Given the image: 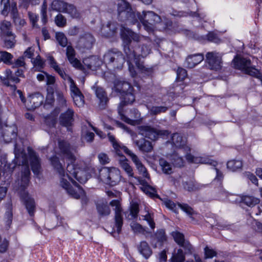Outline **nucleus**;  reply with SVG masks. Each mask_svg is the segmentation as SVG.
I'll return each mask as SVG.
<instances>
[{"label":"nucleus","mask_w":262,"mask_h":262,"mask_svg":"<svg viewBox=\"0 0 262 262\" xmlns=\"http://www.w3.org/2000/svg\"><path fill=\"white\" fill-rule=\"evenodd\" d=\"M121 38L124 44V52L130 60H139L147 56L150 52L151 39L148 37L140 36L130 29L121 27Z\"/></svg>","instance_id":"obj_1"},{"label":"nucleus","mask_w":262,"mask_h":262,"mask_svg":"<svg viewBox=\"0 0 262 262\" xmlns=\"http://www.w3.org/2000/svg\"><path fill=\"white\" fill-rule=\"evenodd\" d=\"M114 90L120 94L122 99L118 107V114L121 120L129 124L135 125L140 117V114L137 110L134 108L130 110V118L125 116L122 113L123 106L132 103L135 100L133 93V88L127 82L117 81L115 82Z\"/></svg>","instance_id":"obj_2"},{"label":"nucleus","mask_w":262,"mask_h":262,"mask_svg":"<svg viewBox=\"0 0 262 262\" xmlns=\"http://www.w3.org/2000/svg\"><path fill=\"white\" fill-rule=\"evenodd\" d=\"M107 136L110 142L112 144L116 154L118 156H120L122 155V150H123L124 152L130 157L132 160L136 165V167L139 173L142 174L145 178H149V175L147 172L146 168L142 163L138 157L132 151L129 150L126 146L118 142L116 140L115 136L112 135L110 133H108Z\"/></svg>","instance_id":"obj_3"},{"label":"nucleus","mask_w":262,"mask_h":262,"mask_svg":"<svg viewBox=\"0 0 262 262\" xmlns=\"http://www.w3.org/2000/svg\"><path fill=\"white\" fill-rule=\"evenodd\" d=\"M103 62L110 70H121L125 62L123 53L116 49L108 50L103 56Z\"/></svg>","instance_id":"obj_4"},{"label":"nucleus","mask_w":262,"mask_h":262,"mask_svg":"<svg viewBox=\"0 0 262 262\" xmlns=\"http://www.w3.org/2000/svg\"><path fill=\"white\" fill-rule=\"evenodd\" d=\"M98 179L112 186L118 185L122 179L120 170L115 167H104L98 170Z\"/></svg>","instance_id":"obj_5"},{"label":"nucleus","mask_w":262,"mask_h":262,"mask_svg":"<svg viewBox=\"0 0 262 262\" xmlns=\"http://www.w3.org/2000/svg\"><path fill=\"white\" fill-rule=\"evenodd\" d=\"M233 62L235 69L241 70L246 74L259 79L262 84V75L258 70L252 66L250 59L237 57L233 59Z\"/></svg>","instance_id":"obj_6"},{"label":"nucleus","mask_w":262,"mask_h":262,"mask_svg":"<svg viewBox=\"0 0 262 262\" xmlns=\"http://www.w3.org/2000/svg\"><path fill=\"white\" fill-rule=\"evenodd\" d=\"M138 15V28H139V20H140L144 29L148 32H152L154 30L155 25L161 22V17L151 11H143L142 15L139 13Z\"/></svg>","instance_id":"obj_7"},{"label":"nucleus","mask_w":262,"mask_h":262,"mask_svg":"<svg viewBox=\"0 0 262 262\" xmlns=\"http://www.w3.org/2000/svg\"><path fill=\"white\" fill-rule=\"evenodd\" d=\"M139 134L152 140H156L159 137H167L170 133L168 130H160L148 125L139 126L138 127Z\"/></svg>","instance_id":"obj_8"},{"label":"nucleus","mask_w":262,"mask_h":262,"mask_svg":"<svg viewBox=\"0 0 262 262\" xmlns=\"http://www.w3.org/2000/svg\"><path fill=\"white\" fill-rule=\"evenodd\" d=\"M15 155L19 164H21L24 166V170L21 175L20 186L23 188H25L29 184L30 174V171L28 166V161L27 158V156L26 154L24 152H21L20 155L17 154L16 152V149H15Z\"/></svg>","instance_id":"obj_9"},{"label":"nucleus","mask_w":262,"mask_h":262,"mask_svg":"<svg viewBox=\"0 0 262 262\" xmlns=\"http://www.w3.org/2000/svg\"><path fill=\"white\" fill-rule=\"evenodd\" d=\"M63 179L60 181V185L67 191V192L72 197L78 199L85 196L84 191L75 181H71L75 186V188H73L70 186L69 182L66 179L63 178Z\"/></svg>","instance_id":"obj_10"},{"label":"nucleus","mask_w":262,"mask_h":262,"mask_svg":"<svg viewBox=\"0 0 262 262\" xmlns=\"http://www.w3.org/2000/svg\"><path fill=\"white\" fill-rule=\"evenodd\" d=\"M186 160L190 162L194 163H202L212 165L213 167H215L216 176L215 180H221L223 178L222 173L220 171L219 169L217 167L218 164L215 161H214L209 158H198L195 157L191 155H187L186 156Z\"/></svg>","instance_id":"obj_11"},{"label":"nucleus","mask_w":262,"mask_h":262,"mask_svg":"<svg viewBox=\"0 0 262 262\" xmlns=\"http://www.w3.org/2000/svg\"><path fill=\"white\" fill-rule=\"evenodd\" d=\"M207 66L211 70L215 71L221 69L222 67V57L216 52H209L206 54Z\"/></svg>","instance_id":"obj_12"},{"label":"nucleus","mask_w":262,"mask_h":262,"mask_svg":"<svg viewBox=\"0 0 262 262\" xmlns=\"http://www.w3.org/2000/svg\"><path fill=\"white\" fill-rule=\"evenodd\" d=\"M139 12L134 11L132 8H128L126 11L118 13V18L122 21H126L129 24L135 25L138 23Z\"/></svg>","instance_id":"obj_13"},{"label":"nucleus","mask_w":262,"mask_h":262,"mask_svg":"<svg viewBox=\"0 0 262 262\" xmlns=\"http://www.w3.org/2000/svg\"><path fill=\"white\" fill-rule=\"evenodd\" d=\"M110 205L115 207L114 209L115 212V226L117 228V233H119L121 231L123 225V218L121 215L122 209L120 202L118 200H114L110 202Z\"/></svg>","instance_id":"obj_14"},{"label":"nucleus","mask_w":262,"mask_h":262,"mask_svg":"<svg viewBox=\"0 0 262 262\" xmlns=\"http://www.w3.org/2000/svg\"><path fill=\"white\" fill-rule=\"evenodd\" d=\"M95 41V39L91 34L85 33L80 35L77 43V48L80 50L90 49Z\"/></svg>","instance_id":"obj_15"},{"label":"nucleus","mask_w":262,"mask_h":262,"mask_svg":"<svg viewBox=\"0 0 262 262\" xmlns=\"http://www.w3.org/2000/svg\"><path fill=\"white\" fill-rule=\"evenodd\" d=\"M30 165L34 174L37 176L41 170L40 160L36 153L31 148H28Z\"/></svg>","instance_id":"obj_16"},{"label":"nucleus","mask_w":262,"mask_h":262,"mask_svg":"<svg viewBox=\"0 0 262 262\" xmlns=\"http://www.w3.org/2000/svg\"><path fill=\"white\" fill-rule=\"evenodd\" d=\"M58 146L61 154L69 160H75V157L73 155V151L75 150L74 147L70 143L64 140L58 141Z\"/></svg>","instance_id":"obj_17"},{"label":"nucleus","mask_w":262,"mask_h":262,"mask_svg":"<svg viewBox=\"0 0 262 262\" xmlns=\"http://www.w3.org/2000/svg\"><path fill=\"white\" fill-rule=\"evenodd\" d=\"M1 79L2 82L6 86H10L12 91L16 90L15 83L19 82V79L16 77L10 70L7 69L5 71V76H1Z\"/></svg>","instance_id":"obj_18"},{"label":"nucleus","mask_w":262,"mask_h":262,"mask_svg":"<svg viewBox=\"0 0 262 262\" xmlns=\"http://www.w3.org/2000/svg\"><path fill=\"white\" fill-rule=\"evenodd\" d=\"M20 198L30 216H33L36 208L34 199L30 197L28 193L25 191L21 193Z\"/></svg>","instance_id":"obj_19"},{"label":"nucleus","mask_w":262,"mask_h":262,"mask_svg":"<svg viewBox=\"0 0 262 262\" xmlns=\"http://www.w3.org/2000/svg\"><path fill=\"white\" fill-rule=\"evenodd\" d=\"M74 112L71 108H68L67 111L61 113L59 117V123L61 125L66 127L68 130L73 124Z\"/></svg>","instance_id":"obj_20"},{"label":"nucleus","mask_w":262,"mask_h":262,"mask_svg":"<svg viewBox=\"0 0 262 262\" xmlns=\"http://www.w3.org/2000/svg\"><path fill=\"white\" fill-rule=\"evenodd\" d=\"M17 135V128L15 125L5 126L3 128L2 137L6 143L12 142L16 139Z\"/></svg>","instance_id":"obj_21"},{"label":"nucleus","mask_w":262,"mask_h":262,"mask_svg":"<svg viewBox=\"0 0 262 262\" xmlns=\"http://www.w3.org/2000/svg\"><path fill=\"white\" fill-rule=\"evenodd\" d=\"M44 100V97L40 93H37L29 97L27 101V106L29 110H34L40 106Z\"/></svg>","instance_id":"obj_22"},{"label":"nucleus","mask_w":262,"mask_h":262,"mask_svg":"<svg viewBox=\"0 0 262 262\" xmlns=\"http://www.w3.org/2000/svg\"><path fill=\"white\" fill-rule=\"evenodd\" d=\"M66 56L73 67L78 70H82L83 66L80 61L75 58V51L71 46H68L66 50Z\"/></svg>","instance_id":"obj_23"},{"label":"nucleus","mask_w":262,"mask_h":262,"mask_svg":"<svg viewBox=\"0 0 262 262\" xmlns=\"http://www.w3.org/2000/svg\"><path fill=\"white\" fill-rule=\"evenodd\" d=\"M171 142L173 145L176 147L179 148L180 150H185L186 152L185 158L187 155H190L188 153L190 151V149L189 147L186 146V140L185 138H183L179 134L176 133L173 134L171 137Z\"/></svg>","instance_id":"obj_24"},{"label":"nucleus","mask_w":262,"mask_h":262,"mask_svg":"<svg viewBox=\"0 0 262 262\" xmlns=\"http://www.w3.org/2000/svg\"><path fill=\"white\" fill-rule=\"evenodd\" d=\"M134 143L138 147L139 150L143 153L150 152L153 149L151 142L146 140L144 138L135 140Z\"/></svg>","instance_id":"obj_25"},{"label":"nucleus","mask_w":262,"mask_h":262,"mask_svg":"<svg viewBox=\"0 0 262 262\" xmlns=\"http://www.w3.org/2000/svg\"><path fill=\"white\" fill-rule=\"evenodd\" d=\"M204 59L203 54H195L189 55L185 61V66L187 68H193Z\"/></svg>","instance_id":"obj_26"},{"label":"nucleus","mask_w":262,"mask_h":262,"mask_svg":"<svg viewBox=\"0 0 262 262\" xmlns=\"http://www.w3.org/2000/svg\"><path fill=\"white\" fill-rule=\"evenodd\" d=\"M172 235L175 242L180 246L183 247L185 250L190 252L192 250V246L189 242L184 239V236L183 234L175 231L172 233Z\"/></svg>","instance_id":"obj_27"},{"label":"nucleus","mask_w":262,"mask_h":262,"mask_svg":"<svg viewBox=\"0 0 262 262\" xmlns=\"http://www.w3.org/2000/svg\"><path fill=\"white\" fill-rule=\"evenodd\" d=\"M118 28V25L117 23L114 22L108 23L106 26H102L101 33L102 35L107 37L113 36L116 32Z\"/></svg>","instance_id":"obj_28"},{"label":"nucleus","mask_w":262,"mask_h":262,"mask_svg":"<svg viewBox=\"0 0 262 262\" xmlns=\"http://www.w3.org/2000/svg\"><path fill=\"white\" fill-rule=\"evenodd\" d=\"M50 160L51 165L58 173L60 180H63V178H64V177H66L64 170L62 164L59 160V158L56 156H54L51 157Z\"/></svg>","instance_id":"obj_29"},{"label":"nucleus","mask_w":262,"mask_h":262,"mask_svg":"<svg viewBox=\"0 0 262 262\" xmlns=\"http://www.w3.org/2000/svg\"><path fill=\"white\" fill-rule=\"evenodd\" d=\"M11 16L14 25L19 28L23 27L26 24L25 19H21L18 13L16 4H12L11 11Z\"/></svg>","instance_id":"obj_30"},{"label":"nucleus","mask_w":262,"mask_h":262,"mask_svg":"<svg viewBox=\"0 0 262 262\" xmlns=\"http://www.w3.org/2000/svg\"><path fill=\"white\" fill-rule=\"evenodd\" d=\"M167 239L165 230L163 229H159L157 231L155 234L152 236V244L155 245V247H157V245H162L163 243Z\"/></svg>","instance_id":"obj_31"},{"label":"nucleus","mask_w":262,"mask_h":262,"mask_svg":"<svg viewBox=\"0 0 262 262\" xmlns=\"http://www.w3.org/2000/svg\"><path fill=\"white\" fill-rule=\"evenodd\" d=\"M123 150H122V155L119 156L120 159L119 160L120 166L126 172L129 177H133L134 172L132 167L128 163V160L123 155Z\"/></svg>","instance_id":"obj_32"},{"label":"nucleus","mask_w":262,"mask_h":262,"mask_svg":"<svg viewBox=\"0 0 262 262\" xmlns=\"http://www.w3.org/2000/svg\"><path fill=\"white\" fill-rule=\"evenodd\" d=\"M139 252L146 259H148L152 254V250L145 241H142L137 246Z\"/></svg>","instance_id":"obj_33"},{"label":"nucleus","mask_w":262,"mask_h":262,"mask_svg":"<svg viewBox=\"0 0 262 262\" xmlns=\"http://www.w3.org/2000/svg\"><path fill=\"white\" fill-rule=\"evenodd\" d=\"M15 37L16 35L14 33L1 37L3 41L4 47L6 49L14 48L16 42Z\"/></svg>","instance_id":"obj_34"},{"label":"nucleus","mask_w":262,"mask_h":262,"mask_svg":"<svg viewBox=\"0 0 262 262\" xmlns=\"http://www.w3.org/2000/svg\"><path fill=\"white\" fill-rule=\"evenodd\" d=\"M95 94L100 101V105L104 108L108 101L106 92L103 88L97 87L95 90Z\"/></svg>","instance_id":"obj_35"},{"label":"nucleus","mask_w":262,"mask_h":262,"mask_svg":"<svg viewBox=\"0 0 262 262\" xmlns=\"http://www.w3.org/2000/svg\"><path fill=\"white\" fill-rule=\"evenodd\" d=\"M13 33L12 26L10 21L6 20L0 22V36L1 37Z\"/></svg>","instance_id":"obj_36"},{"label":"nucleus","mask_w":262,"mask_h":262,"mask_svg":"<svg viewBox=\"0 0 262 262\" xmlns=\"http://www.w3.org/2000/svg\"><path fill=\"white\" fill-rule=\"evenodd\" d=\"M134 62L135 63L139 72L143 75L149 76L151 75L153 73L154 70L152 68L145 66L143 63L140 62L139 60L134 61Z\"/></svg>","instance_id":"obj_37"},{"label":"nucleus","mask_w":262,"mask_h":262,"mask_svg":"<svg viewBox=\"0 0 262 262\" xmlns=\"http://www.w3.org/2000/svg\"><path fill=\"white\" fill-rule=\"evenodd\" d=\"M67 3L60 0H54L51 4V9L53 11L64 12Z\"/></svg>","instance_id":"obj_38"},{"label":"nucleus","mask_w":262,"mask_h":262,"mask_svg":"<svg viewBox=\"0 0 262 262\" xmlns=\"http://www.w3.org/2000/svg\"><path fill=\"white\" fill-rule=\"evenodd\" d=\"M73 178L80 183H84L89 179V175L85 170L78 168Z\"/></svg>","instance_id":"obj_39"},{"label":"nucleus","mask_w":262,"mask_h":262,"mask_svg":"<svg viewBox=\"0 0 262 262\" xmlns=\"http://www.w3.org/2000/svg\"><path fill=\"white\" fill-rule=\"evenodd\" d=\"M184 188L188 191H194L201 188V185L195 181L189 180L183 182Z\"/></svg>","instance_id":"obj_40"},{"label":"nucleus","mask_w":262,"mask_h":262,"mask_svg":"<svg viewBox=\"0 0 262 262\" xmlns=\"http://www.w3.org/2000/svg\"><path fill=\"white\" fill-rule=\"evenodd\" d=\"M70 161H71V163H69L67 167V170L69 173H67L66 174H65L66 177L64 178L68 181L70 180L71 181H73L72 177H73L74 176L78 168L73 164L75 160L72 161L71 160Z\"/></svg>","instance_id":"obj_41"},{"label":"nucleus","mask_w":262,"mask_h":262,"mask_svg":"<svg viewBox=\"0 0 262 262\" xmlns=\"http://www.w3.org/2000/svg\"><path fill=\"white\" fill-rule=\"evenodd\" d=\"M97 209L98 213L101 216L108 215L111 213V209L107 203L102 202L98 203Z\"/></svg>","instance_id":"obj_42"},{"label":"nucleus","mask_w":262,"mask_h":262,"mask_svg":"<svg viewBox=\"0 0 262 262\" xmlns=\"http://www.w3.org/2000/svg\"><path fill=\"white\" fill-rule=\"evenodd\" d=\"M7 211H6L5 215V220L6 224V228H8L10 227L12 223L13 214H12V204L9 202L6 206Z\"/></svg>","instance_id":"obj_43"},{"label":"nucleus","mask_w":262,"mask_h":262,"mask_svg":"<svg viewBox=\"0 0 262 262\" xmlns=\"http://www.w3.org/2000/svg\"><path fill=\"white\" fill-rule=\"evenodd\" d=\"M139 211V205L137 203L132 202L130 204L129 213L127 217L129 220H134L136 219Z\"/></svg>","instance_id":"obj_44"},{"label":"nucleus","mask_w":262,"mask_h":262,"mask_svg":"<svg viewBox=\"0 0 262 262\" xmlns=\"http://www.w3.org/2000/svg\"><path fill=\"white\" fill-rule=\"evenodd\" d=\"M239 202H243L246 205L252 207L258 204L259 202V200L251 196H245L243 198H240Z\"/></svg>","instance_id":"obj_45"},{"label":"nucleus","mask_w":262,"mask_h":262,"mask_svg":"<svg viewBox=\"0 0 262 262\" xmlns=\"http://www.w3.org/2000/svg\"><path fill=\"white\" fill-rule=\"evenodd\" d=\"M16 4L13 3L10 6L9 0H1V7H2L1 14L4 16H7L9 13L11 11L12 4Z\"/></svg>","instance_id":"obj_46"},{"label":"nucleus","mask_w":262,"mask_h":262,"mask_svg":"<svg viewBox=\"0 0 262 262\" xmlns=\"http://www.w3.org/2000/svg\"><path fill=\"white\" fill-rule=\"evenodd\" d=\"M159 165L164 173L170 174L172 172L171 165L164 159L161 158L159 159Z\"/></svg>","instance_id":"obj_47"},{"label":"nucleus","mask_w":262,"mask_h":262,"mask_svg":"<svg viewBox=\"0 0 262 262\" xmlns=\"http://www.w3.org/2000/svg\"><path fill=\"white\" fill-rule=\"evenodd\" d=\"M63 13L69 14L73 18H78L80 16L76 7L74 5L68 3L66 5L65 11Z\"/></svg>","instance_id":"obj_48"},{"label":"nucleus","mask_w":262,"mask_h":262,"mask_svg":"<svg viewBox=\"0 0 262 262\" xmlns=\"http://www.w3.org/2000/svg\"><path fill=\"white\" fill-rule=\"evenodd\" d=\"M182 149H180L178 153L174 154L172 156L171 161L174 166L181 167L184 165V160L182 157L179 155L181 153Z\"/></svg>","instance_id":"obj_49"},{"label":"nucleus","mask_w":262,"mask_h":262,"mask_svg":"<svg viewBox=\"0 0 262 262\" xmlns=\"http://www.w3.org/2000/svg\"><path fill=\"white\" fill-rule=\"evenodd\" d=\"M130 227L134 233L137 234H144L146 232V229L141 225L137 222H132L130 224Z\"/></svg>","instance_id":"obj_50"},{"label":"nucleus","mask_w":262,"mask_h":262,"mask_svg":"<svg viewBox=\"0 0 262 262\" xmlns=\"http://www.w3.org/2000/svg\"><path fill=\"white\" fill-rule=\"evenodd\" d=\"M54 88H52L51 86H49L47 88L48 94L46 97L45 105H49L52 106L54 103Z\"/></svg>","instance_id":"obj_51"},{"label":"nucleus","mask_w":262,"mask_h":262,"mask_svg":"<svg viewBox=\"0 0 262 262\" xmlns=\"http://www.w3.org/2000/svg\"><path fill=\"white\" fill-rule=\"evenodd\" d=\"M168 110V107L165 106H152L149 110L151 115H157L162 113L166 112Z\"/></svg>","instance_id":"obj_52"},{"label":"nucleus","mask_w":262,"mask_h":262,"mask_svg":"<svg viewBox=\"0 0 262 262\" xmlns=\"http://www.w3.org/2000/svg\"><path fill=\"white\" fill-rule=\"evenodd\" d=\"M70 82V89L71 91V96L74 95H79L82 94L79 89L76 86L73 79L72 78H69Z\"/></svg>","instance_id":"obj_53"},{"label":"nucleus","mask_w":262,"mask_h":262,"mask_svg":"<svg viewBox=\"0 0 262 262\" xmlns=\"http://www.w3.org/2000/svg\"><path fill=\"white\" fill-rule=\"evenodd\" d=\"M56 39L58 43L62 47H65L68 45V40L64 33L57 32L56 33Z\"/></svg>","instance_id":"obj_54"},{"label":"nucleus","mask_w":262,"mask_h":262,"mask_svg":"<svg viewBox=\"0 0 262 262\" xmlns=\"http://www.w3.org/2000/svg\"><path fill=\"white\" fill-rule=\"evenodd\" d=\"M0 55L1 61H3L6 64L11 63V61L13 58V55L11 54L6 51H2L0 52Z\"/></svg>","instance_id":"obj_55"},{"label":"nucleus","mask_w":262,"mask_h":262,"mask_svg":"<svg viewBox=\"0 0 262 262\" xmlns=\"http://www.w3.org/2000/svg\"><path fill=\"white\" fill-rule=\"evenodd\" d=\"M54 21L55 24L59 27H64L67 24V19L60 13L55 16Z\"/></svg>","instance_id":"obj_56"},{"label":"nucleus","mask_w":262,"mask_h":262,"mask_svg":"<svg viewBox=\"0 0 262 262\" xmlns=\"http://www.w3.org/2000/svg\"><path fill=\"white\" fill-rule=\"evenodd\" d=\"M45 122L49 127H54L57 123L56 116L53 115H48L45 118Z\"/></svg>","instance_id":"obj_57"},{"label":"nucleus","mask_w":262,"mask_h":262,"mask_svg":"<svg viewBox=\"0 0 262 262\" xmlns=\"http://www.w3.org/2000/svg\"><path fill=\"white\" fill-rule=\"evenodd\" d=\"M142 217L143 220L146 221L150 228L154 230L155 228V223L154 221V214L148 212L145 215H142Z\"/></svg>","instance_id":"obj_58"},{"label":"nucleus","mask_w":262,"mask_h":262,"mask_svg":"<svg viewBox=\"0 0 262 262\" xmlns=\"http://www.w3.org/2000/svg\"><path fill=\"white\" fill-rule=\"evenodd\" d=\"M128 8H132L129 4L125 0H120L118 3V13L120 12L125 11Z\"/></svg>","instance_id":"obj_59"},{"label":"nucleus","mask_w":262,"mask_h":262,"mask_svg":"<svg viewBox=\"0 0 262 262\" xmlns=\"http://www.w3.org/2000/svg\"><path fill=\"white\" fill-rule=\"evenodd\" d=\"M185 256L182 249L178 250L177 253L172 257V262H184Z\"/></svg>","instance_id":"obj_60"},{"label":"nucleus","mask_w":262,"mask_h":262,"mask_svg":"<svg viewBox=\"0 0 262 262\" xmlns=\"http://www.w3.org/2000/svg\"><path fill=\"white\" fill-rule=\"evenodd\" d=\"M207 37L208 40L216 43H220L222 41L219 35L214 32H209L207 35Z\"/></svg>","instance_id":"obj_61"},{"label":"nucleus","mask_w":262,"mask_h":262,"mask_svg":"<svg viewBox=\"0 0 262 262\" xmlns=\"http://www.w3.org/2000/svg\"><path fill=\"white\" fill-rule=\"evenodd\" d=\"M33 63L38 71H40L41 69H43L45 65V61L41 59L39 55H38L36 58L33 60Z\"/></svg>","instance_id":"obj_62"},{"label":"nucleus","mask_w":262,"mask_h":262,"mask_svg":"<svg viewBox=\"0 0 262 262\" xmlns=\"http://www.w3.org/2000/svg\"><path fill=\"white\" fill-rule=\"evenodd\" d=\"M73 101L76 105L80 107L83 105L84 103V96L83 94L74 95L73 97Z\"/></svg>","instance_id":"obj_63"},{"label":"nucleus","mask_w":262,"mask_h":262,"mask_svg":"<svg viewBox=\"0 0 262 262\" xmlns=\"http://www.w3.org/2000/svg\"><path fill=\"white\" fill-rule=\"evenodd\" d=\"M57 95V101L58 104L61 107L67 106V100L63 95V94L59 92L56 93Z\"/></svg>","instance_id":"obj_64"}]
</instances>
